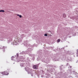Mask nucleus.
I'll use <instances>...</instances> for the list:
<instances>
[{"instance_id": "obj_1", "label": "nucleus", "mask_w": 78, "mask_h": 78, "mask_svg": "<svg viewBox=\"0 0 78 78\" xmlns=\"http://www.w3.org/2000/svg\"><path fill=\"white\" fill-rule=\"evenodd\" d=\"M2 75H9V73L7 72L6 71L2 72Z\"/></svg>"}, {"instance_id": "obj_2", "label": "nucleus", "mask_w": 78, "mask_h": 78, "mask_svg": "<svg viewBox=\"0 0 78 78\" xmlns=\"http://www.w3.org/2000/svg\"><path fill=\"white\" fill-rule=\"evenodd\" d=\"M33 67L34 69H35L36 70H37L38 68V66L37 65H34L33 66Z\"/></svg>"}, {"instance_id": "obj_3", "label": "nucleus", "mask_w": 78, "mask_h": 78, "mask_svg": "<svg viewBox=\"0 0 78 78\" xmlns=\"http://www.w3.org/2000/svg\"><path fill=\"white\" fill-rule=\"evenodd\" d=\"M63 17H64V18H66V14H63Z\"/></svg>"}, {"instance_id": "obj_4", "label": "nucleus", "mask_w": 78, "mask_h": 78, "mask_svg": "<svg viewBox=\"0 0 78 78\" xmlns=\"http://www.w3.org/2000/svg\"><path fill=\"white\" fill-rule=\"evenodd\" d=\"M5 12V10H0V12Z\"/></svg>"}, {"instance_id": "obj_5", "label": "nucleus", "mask_w": 78, "mask_h": 78, "mask_svg": "<svg viewBox=\"0 0 78 78\" xmlns=\"http://www.w3.org/2000/svg\"><path fill=\"white\" fill-rule=\"evenodd\" d=\"M17 16H19V17H20V18H22V15L18 14Z\"/></svg>"}, {"instance_id": "obj_6", "label": "nucleus", "mask_w": 78, "mask_h": 78, "mask_svg": "<svg viewBox=\"0 0 78 78\" xmlns=\"http://www.w3.org/2000/svg\"><path fill=\"white\" fill-rule=\"evenodd\" d=\"M57 42H60V39H58L57 40Z\"/></svg>"}, {"instance_id": "obj_7", "label": "nucleus", "mask_w": 78, "mask_h": 78, "mask_svg": "<svg viewBox=\"0 0 78 78\" xmlns=\"http://www.w3.org/2000/svg\"><path fill=\"white\" fill-rule=\"evenodd\" d=\"M44 36H47V34H44Z\"/></svg>"}]
</instances>
